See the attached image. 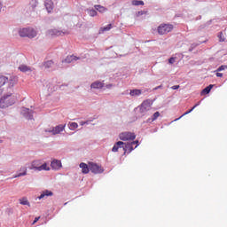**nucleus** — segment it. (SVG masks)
<instances>
[{
    "mask_svg": "<svg viewBox=\"0 0 227 227\" xmlns=\"http://www.w3.org/2000/svg\"><path fill=\"white\" fill-rule=\"evenodd\" d=\"M160 116V113L155 112L153 115L152 121H155V120H157V118H159Z\"/></svg>",
    "mask_w": 227,
    "mask_h": 227,
    "instance_id": "obj_30",
    "label": "nucleus"
},
{
    "mask_svg": "<svg viewBox=\"0 0 227 227\" xmlns=\"http://www.w3.org/2000/svg\"><path fill=\"white\" fill-rule=\"evenodd\" d=\"M29 169H35V171H49L51 168L47 166V163L42 164V160H36L32 161L31 166L29 167Z\"/></svg>",
    "mask_w": 227,
    "mask_h": 227,
    "instance_id": "obj_3",
    "label": "nucleus"
},
{
    "mask_svg": "<svg viewBox=\"0 0 227 227\" xmlns=\"http://www.w3.org/2000/svg\"><path fill=\"white\" fill-rule=\"evenodd\" d=\"M218 38H219V42H224V40H226V38H224V34H223V32H220L218 34Z\"/></svg>",
    "mask_w": 227,
    "mask_h": 227,
    "instance_id": "obj_31",
    "label": "nucleus"
},
{
    "mask_svg": "<svg viewBox=\"0 0 227 227\" xmlns=\"http://www.w3.org/2000/svg\"><path fill=\"white\" fill-rule=\"evenodd\" d=\"M0 143H2V141L0 140Z\"/></svg>",
    "mask_w": 227,
    "mask_h": 227,
    "instance_id": "obj_44",
    "label": "nucleus"
},
{
    "mask_svg": "<svg viewBox=\"0 0 227 227\" xmlns=\"http://www.w3.org/2000/svg\"><path fill=\"white\" fill-rule=\"evenodd\" d=\"M23 114L25 118H27V120H33V111L27 108H25L23 109Z\"/></svg>",
    "mask_w": 227,
    "mask_h": 227,
    "instance_id": "obj_14",
    "label": "nucleus"
},
{
    "mask_svg": "<svg viewBox=\"0 0 227 227\" xmlns=\"http://www.w3.org/2000/svg\"><path fill=\"white\" fill-rule=\"evenodd\" d=\"M54 65V62L52 60H48L44 62L43 67L44 68H51Z\"/></svg>",
    "mask_w": 227,
    "mask_h": 227,
    "instance_id": "obj_28",
    "label": "nucleus"
},
{
    "mask_svg": "<svg viewBox=\"0 0 227 227\" xmlns=\"http://www.w3.org/2000/svg\"><path fill=\"white\" fill-rule=\"evenodd\" d=\"M89 168L91 173H94V175H100V173H104V168H102V166L97 163H94L92 161L89 162Z\"/></svg>",
    "mask_w": 227,
    "mask_h": 227,
    "instance_id": "obj_6",
    "label": "nucleus"
},
{
    "mask_svg": "<svg viewBox=\"0 0 227 227\" xmlns=\"http://www.w3.org/2000/svg\"><path fill=\"white\" fill-rule=\"evenodd\" d=\"M55 35H59V32L56 31Z\"/></svg>",
    "mask_w": 227,
    "mask_h": 227,
    "instance_id": "obj_42",
    "label": "nucleus"
},
{
    "mask_svg": "<svg viewBox=\"0 0 227 227\" xmlns=\"http://www.w3.org/2000/svg\"><path fill=\"white\" fill-rule=\"evenodd\" d=\"M132 4H133V6H144L145 2H143L141 0H133Z\"/></svg>",
    "mask_w": 227,
    "mask_h": 227,
    "instance_id": "obj_24",
    "label": "nucleus"
},
{
    "mask_svg": "<svg viewBox=\"0 0 227 227\" xmlns=\"http://www.w3.org/2000/svg\"><path fill=\"white\" fill-rule=\"evenodd\" d=\"M68 127H69L70 130H75V129H77V127H79V125L77 124V122H69Z\"/></svg>",
    "mask_w": 227,
    "mask_h": 227,
    "instance_id": "obj_27",
    "label": "nucleus"
},
{
    "mask_svg": "<svg viewBox=\"0 0 227 227\" xmlns=\"http://www.w3.org/2000/svg\"><path fill=\"white\" fill-rule=\"evenodd\" d=\"M121 141H134L136 134L129 131L122 132L119 135Z\"/></svg>",
    "mask_w": 227,
    "mask_h": 227,
    "instance_id": "obj_7",
    "label": "nucleus"
},
{
    "mask_svg": "<svg viewBox=\"0 0 227 227\" xmlns=\"http://www.w3.org/2000/svg\"><path fill=\"white\" fill-rule=\"evenodd\" d=\"M45 8H46L48 13H51V12H52L54 6H53V3L51 0H46Z\"/></svg>",
    "mask_w": 227,
    "mask_h": 227,
    "instance_id": "obj_17",
    "label": "nucleus"
},
{
    "mask_svg": "<svg viewBox=\"0 0 227 227\" xmlns=\"http://www.w3.org/2000/svg\"><path fill=\"white\" fill-rule=\"evenodd\" d=\"M123 145H125V143H123L122 141L117 142V143L114 145V147H113V149H112V152H114V153L118 152V150H120V148H123Z\"/></svg>",
    "mask_w": 227,
    "mask_h": 227,
    "instance_id": "obj_18",
    "label": "nucleus"
},
{
    "mask_svg": "<svg viewBox=\"0 0 227 227\" xmlns=\"http://www.w3.org/2000/svg\"><path fill=\"white\" fill-rule=\"evenodd\" d=\"M111 29H113V24H108L106 27H101L100 31L104 33L106 31H111Z\"/></svg>",
    "mask_w": 227,
    "mask_h": 227,
    "instance_id": "obj_25",
    "label": "nucleus"
},
{
    "mask_svg": "<svg viewBox=\"0 0 227 227\" xmlns=\"http://www.w3.org/2000/svg\"><path fill=\"white\" fill-rule=\"evenodd\" d=\"M36 4H38V0H32V1L30 2V6H31L33 9L36 8Z\"/></svg>",
    "mask_w": 227,
    "mask_h": 227,
    "instance_id": "obj_32",
    "label": "nucleus"
},
{
    "mask_svg": "<svg viewBox=\"0 0 227 227\" xmlns=\"http://www.w3.org/2000/svg\"><path fill=\"white\" fill-rule=\"evenodd\" d=\"M173 27L172 24L162 23L158 27L157 31L159 35H168L173 31Z\"/></svg>",
    "mask_w": 227,
    "mask_h": 227,
    "instance_id": "obj_4",
    "label": "nucleus"
},
{
    "mask_svg": "<svg viewBox=\"0 0 227 227\" xmlns=\"http://www.w3.org/2000/svg\"><path fill=\"white\" fill-rule=\"evenodd\" d=\"M160 88V86H159V87L155 88V90H159Z\"/></svg>",
    "mask_w": 227,
    "mask_h": 227,
    "instance_id": "obj_43",
    "label": "nucleus"
},
{
    "mask_svg": "<svg viewBox=\"0 0 227 227\" xmlns=\"http://www.w3.org/2000/svg\"><path fill=\"white\" fill-rule=\"evenodd\" d=\"M122 150L124 151V153H130V152L134 150V145H132V143H124V145H122Z\"/></svg>",
    "mask_w": 227,
    "mask_h": 227,
    "instance_id": "obj_9",
    "label": "nucleus"
},
{
    "mask_svg": "<svg viewBox=\"0 0 227 227\" xmlns=\"http://www.w3.org/2000/svg\"><path fill=\"white\" fill-rule=\"evenodd\" d=\"M141 93H143V91L141 90L135 89V90H130L129 95L131 97H139V95H141Z\"/></svg>",
    "mask_w": 227,
    "mask_h": 227,
    "instance_id": "obj_20",
    "label": "nucleus"
},
{
    "mask_svg": "<svg viewBox=\"0 0 227 227\" xmlns=\"http://www.w3.org/2000/svg\"><path fill=\"white\" fill-rule=\"evenodd\" d=\"M89 15L90 16V17H97V15H98V13H97V11H95V10H90V12H89Z\"/></svg>",
    "mask_w": 227,
    "mask_h": 227,
    "instance_id": "obj_33",
    "label": "nucleus"
},
{
    "mask_svg": "<svg viewBox=\"0 0 227 227\" xmlns=\"http://www.w3.org/2000/svg\"><path fill=\"white\" fill-rule=\"evenodd\" d=\"M171 88L172 90H178V88H180V85H174Z\"/></svg>",
    "mask_w": 227,
    "mask_h": 227,
    "instance_id": "obj_38",
    "label": "nucleus"
},
{
    "mask_svg": "<svg viewBox=\"0 0 227 227\" xmlns=\"http://www.w3.org/2000/svg\"><path fill=\"white\" fill-rule=\"evenodd\" d=\"M214 88L213 84H210L209 86L206 87L202 91H201V95H208L210 93V91L212 90V89Z\"/></svg>",
    "mask_w": 227,
    "mask_h": 227,
    "instance_id": "obj_22",
    "label": "nucleus"
},
{
    "mask_svg": "<svg viewBox=\"0 0 227 227\" xmlns=\"http://www.w3.org/2000/svg\"><path fill=\"white\" fill-rule=\"evenodd\" d=\"M2 8H3V4L0 3V12H1Z\"/></svg>",
    "mask_w": 227,
    "mask_h": 227,
    "instance_id": "obj_41",
    "label": "nucleus"
},
{
    "mask_svg": "<svg viewBox=\"0 0 227 227\" xmlns=\"http://www.w3.org/2000/svg\"><path fill=\"white\" fill-rule=\"evenodd\" d=\"M20 171L21 173H19L18 175L14 176L13 178H19L20 176H26V175H27V168H26V167H21L20 168Z\"/></svg>",
    "mask_w": 227,
    "mask_h": 227,
    "instance_id": "obj_15",
    "label": "nucleus"
},
{
    "mask_svg": "<svg viewBox=\"0 0 227 227\" xmlns=\"http://www.w3.org/2000/svg\"><path fill=\"white\" fill-rule=\"evenodd\" d=\"M49 196H54L51 191L44 190L42 192L41 195L37 197V200H43V198H49Z\"/></svg>",
    "mask_w": 227,
    "mask_h": 227,
    "instance_id": "obj_10",
    "label": "nucleus"
},
{
    "mask_svg": "<svg viewBox=\"0 0 227 227\" xmlns=\"http://www.w3.org/2000/svg\"><path fill=\"white\" fill-rule=\"evenodd\" d=\"M90 88H92L93 90H100L104 88V83L102 82H94L93 83H91Z\"/></svg>",
    "mask_w": 227,
    "mask_h": 227,
    "instance_id": "obj_16",
    "label": "nucleus"
},
{
    "mask_svg": "<svg viewBox=\"0 0 227 227\" xmlns=\"http://www.w3.org/2000/svg\"><path fill=\"white\" fill-rule=\"evenodd\" d=\"M38 221H40V216L35 218L33 224L38 223Z\"/></svg>",
    "mask_w": 227,
    "mask_h": 227,
    "instance_id": "obj_37",
    "label": "nucleus"
},
{
    "mask_svg": "<svg viewBox=\"0 0 227 227\" xmlns=\"http://www.w3.org/2000/svg\"><path fill=\"white\" fill-rule=\"evenodd\" d=\"M4 84H8V88L12 89L15 84H17V78L12 76L8 79L7 76L0 75V93H3V90L1 88H3Z\"/></svg>",
    "mask_w": 227,
    "mask_h": 227,
    "instance_id": "obj_2",
    "label": "nucleus"
},
{
    "mask_svg": "<svg viewBox=\"0 0 227 227\" xmlns=\"http://www.w3.org/2000/svg\"><path fill=\"white\" fill-rule=\"evenodd\" d=\"M19 70H20V72H29V70H31V68H29V67H27L26 65H21L19 67Z\"/></svg>",
    "mask_w": 227,
    "mask_h": 227,
    "instance_id": "obj_26",
    "label": "nucleus"
},
{
    "mask_svg": "<svg viewBox=\"0 0 227 227\" xmlns=\"http://www.w3.org/2000/svg\"><path fill=\"white\" fill-rule=\"evenodd\" d=\"M20 36L25 38H35L36 36V31L33 28H22L19 31Z\"/></svg>",
    "mask_w": 227,
    "mask_h": 227,
    "instance_id": "obj_5",
    "label": "nucleus"
},
{
    "mask_svg": "<svg viewBox=\"0 0 227 227\" xmlns=\"http://www.w3.org/2000/svg\"><path fill=\"white\" fill-rule=\"evenodd\" d=\"M95 10L99 12V13H106L107 12V8L102 6V5H94Z\"/></svg>",
    "mask_w": 227,
    "mask_h": 227,
    "instance_id": "obj_21",
    "label": "nucleus"
},
{
    "mask_svg": "<svg viewBox=\"0 0 227 227\" xmlns=\"http://www.w3.org/2000/svg\"><path fill=\"white\" fill-rule=\"evenodd\" d=\"M20 205H27V207L31 206V204H29V200H27V198L26 197L20 199Z\"/></svg>",
    "mask_w": 227,
    "mask_h": 227,
    "instance_id": "obj_23",
    "label": "nucleus"
},
{
    "mask_svg": "<svg viewBox=\"0 0 227 227\" xmlns=\"http://www.w3.org/2000/svg\"><path fill=\"white\" fill-rule=\"evenodd\" d=\"M149 107H152V100L146 99L141 104V111H146Z\"/></svg>",
    "mask_w": 227,
    "mask_h": 227,
    "instance_id": "obj_12",
    "label": "nucleus"
},
{
    "mask_svg": "<svg viewBox=\"0 0 227 227\" xmlns=\"http://www.w3.org/2000/svg\"><path fill=\"white\" fill-rule=\"evenodd\" d=\"M200 102L197 103L195 106H193L192 107V109H190L189 111L185 112L182 116H185L191 113H192V111H194V109H196V107H198V106H200Z\"/></svg>",
    "mask_w": 227,
    "mask_h": 227,
    "instance_id": "obj_29",
    "label": "nucleus"
},
{
    "mask_svg": "<svg viewBox=\"0 0 227 227\" xmlns=\"http://www.w3.org/2000/svg\"><path fill=\"white\" fill-rule=\"evenodd\" d=\"M175 59H176V58L171 57V58L168 59L169 65H173V63H175Z\"/></svg>",
    "mask_w": 227,
    "mask_h": 227,
    "instance_id": "obj_35",
    "label": "nucleus"
},
{
    "mask_svg": "<svg viewBox=\"0 0 227 227\" xmlns=\"http://www.w3.org/2000/svg\"><path fill=\"white\" fill-rule=\"evenodd\" d=\"M80 168L82 169V173H83V175H88V173H90V164H86L84 162L80 163Z\"/></svg>",
    "mask_w": 227,
    "mask_h": 227,
    "instance_id": "obj_11",
    "label": "nucleus"
},
{
    "mask_svg": "<svg viewBox=\"0 0 227 227\" xmlns=\"http://www.w3.org/2000/svg\"><path fill=\"white\" fill-rule=\"evenodd\" d=\"M67 124H59L58 126L53 127L52 129H46L45 132H50L52 134V136H57V134H61V132L65 130Z\"/></svg>",
    "mask_w": 227,
    "mask_h": 227,
    "instance_id": "obj_8",
    "label": "nucleus"
},
{
    "mask_svg": "<svg viewBox=\"0 0 227 227\" xmlns=\"http://www.w3.org/2000/svg\"><path fill=\"white\" fill-rule=\"evenodd\" d=\"M17 102V97L13 95V90L4 95L0 98V107H10V106H13Z\"/></svg>",
    "mask_w": 227,
    "mask_h": 227,
    "instance_id": "obj_1",
    "label": "nucleus"
},
{
    "mask_svg": "<svg viewBox=\"0 0 227 227\" xmlns=\"http://www.w3.org/2000/svg\"><path fill=\"white\" fill-rule=\"evenodd\" d=\"M131 144H132L133 146H134V145H137L135 146V148H137V145H139V141L136 140V141L131 142Z\"/></svg>",
    "mask_w": 227,
    "mask_h": 227,
    "instance_id": "obj_36",
    "label": "nucleus"
},
{
    "mask_svg": "<svg viewBox=\"0 0 227 227\" xmlns=\"http://www.w3.org/2000/svg\"><path fill=\"white\" fill-rule=\"evenodd\" d=\"M52 169H61V160H53L51 163Z\"/></svg>",
    "mask_w": 227,
    "mask_h": 227,
    "instance_id": "obj_13",
    "label": "nucleus"
},
{
    "mask_svg": "<svg viewBox=\"0 0 227 227\" xmlns=\"http://www.w3.org/2000/svg\"><path fill=\"white\" fill-rule=\"evenodd\" d=\"M216 77H223V74H222V73H219V71H217V73H216Z\"/></svg>",
    "mask_w": 227,
    "mask_h": 227,
    "instance_id": "obj_39",
    "label": "nucleus"
},
{
    "mask_svg": "<svg viewBox=\"0 0 227 227\" xmlns=\"http://www.w3.org/2000/svg\"><path fill=\"white\" fill-rule=\"evenodd\" d=\"M80 125H86V121L80 122Z\"/></svg>",
    "mask_w": 227,
    "mask_h": 227,
    "instance_id": "obj_40",
    "label": "nucleus"
},
{
    "mask_svg": "<svg viewBox=\"0 0 227 227\" xmlns=\"http://www.w3.org/2000/svg\"><path fill=\"white\" fill-rule=\"evenodd\" d=\"M79 59V57H76L74 55H69L65 59V63H72L73 61H77Z\"/></svg>",
    "mask_w": 227,
    "mask_h": 227,
    "instance_id": "obj_19",
    "label": "nucleus"
},
{
    "mask_svg": "<svg viewBox=\"0 0 227 227\" xmlns=\"http://www.w3.org/2000/svg\"><path fill=\"white\" fill-rule=\"evenodd\" d=\"M223 70H227V66L223 65V66L219 67L216 69V72H223Z\"/></svg>",
    "mask_w": 227,
    "mask_h": 227,
    "instance_id": "obj_34",
    "label": "nucleus"
}]
</instances>
